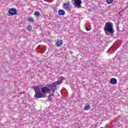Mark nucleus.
I'll list each match as a JSON object with an SVG mask.
<instances>
[{"label": "nucleus", "mask_w": 128, "mask_h": 128, "mask_svg": "<svg viewBox=\"0 0 128 128\" xmlns=\"http://www.w3.org/2000/svg\"><path fill=\"white\" fill-rule=\"evenodd\" d=\"M33 90L35 92L34 98H44V94L48 93L50 94L51 92L53 93L54 92V87L51 84L48 85V86L40 88L41 91L40 89V86H34Z\"/></svg>", "instance_id": "nucleus-1"}, {"label": "nucleus", "mask_w": 128, "mask_h": 128, "mask_svg": "<svg viewBox=\"0 0 128 128\" xmlns=\"http://www.w3.org/2000/svg\"><path fill=\"white\" fill-rule=\"evenodd\" d=\"M104 32L106 36H112L114 34V24L110 22H107L104 27Z\"/></svg>", "instance_id": "nucleus-2"}, {"label": "nucleus", "mask_w": 128, "mask_h": 128, "mask_svg": "<svg viewBox=\"0 0 128 128\" xmlns=\"http://www.w3.org/2000/svg\"><path fill=\"white\" fill-rule=\"evenodd\" d=\"M64 80V78L63 76H61L58 78V80L53 82L52 84H51V86L54 87V92H56V86H58V84H62V80Z\"/></svg>", "instance_id": "nucleus-3"}, {"label": "nucleus", "mask_w": 128, "mask_h": 128, "mask_svg": "<svg viewBox=\"0 0 128 128\" xmlns=\"http://www.w3.org/2000/svg\"><path fill=\"white\" fill-rule=\"evenodd\" d=\"M63 8L65 10H66V12H70L72 10V5H70V3L68 2L63 4Z\"/></svg>", "instance_id": "nucleus-4"}, {"label": "nucleus", "mask_w": 128, "mask_h": 128, "mask_svg": "<svg viewBox=\"0 0 128 128\" xmlns=\"http://www.w3.org/2000/svg\"><path fill=\"white\" fill-rule=\"evenodd\" d=\"M74 2V6L75 8H82V1L80 0H73Z\"/></svg>", "instance_id": "nucleus-5"}, {"label": "nucleus", "mask_w": 128, "mask_h": 128, "mask_svg": "<svg viewBox=\"0 0 128 128\" xmlns=\"http://www.w3.org/2000/svg\"><path fill=\"white\" fill-rule=\"evenodd\" d=\"M8 14H10V16H14V14H16V9L14 8H10L8 10Z\"/></svg>", "instance_id": "nucleus-6"}, {"label": "nucleus", "mask_w": 128, "mask_h": 128, "mask_svg": "<svg viewBox=\"0 0 128 128\" xmlns=\"http://www.w3.org/2000/svg\"><path fill=\"white\" fill-rule=\"evenodd\" d=\"M54 92L49 93L50 94L48 96V98L46 100V102H50V100H52V96H54Z\"/></svg>", "instance_id": "nucleus-7"}, {"label": "nucleus", "mask_w": 128, "mask_h": 128, "mask_svg": "<svg viewBox=\"0 0 128 128\" xmlns=\"http://www.w3.org/2000/svg\"><path fill=\"white\" fill-rule=\"evenodd\" d=\"M110 82L112 84H116L118 82V80L116 78H112L110 80Z\"/></svg>", "instance_id": "nucleus-8"}, {"label": "nucleus", "mask_w": 128, "mask_h": 128, "mask_svg": "<svg viewBox=\"0 0 128 128\" xmlns=\"http://www.w3.org/2000/svg\"><path fill=\"white\" fill-rule=\"evenodd\" d=\"M58 14L60 16H64L66 12L64 10H58Z\"/></svg>", "instance_id": "nucleus-9"}, {"label": "nucleus", "mask_w": 128, "mask_h": 128, "mask_svg": "<svg viewBox=\"0 0 128 128\" xmlns=\"http://www.w3.org/2000/svg\"><path fill=\"white\" fill-rule=\"evenodd\" d=\"M56 46H62V40L57 41V42H56Z\"/></svg>", "instance_id": "nucleus-10"}, {"label": "nucleus", "mask_w": 128, "mask_h": 128, "mask_svg": "<svg viewBox=\"0 0 128 128\" xmlns=\"http://www.w3.org/2000/svg\"><path fill=\"white\" fill-rule=\"evenodd\" d=\"M90 110V105L88 104L86 105L84 108V110Z\"/></svg>", "instance_id": "nucleus-11"}, {"label": "nucleus", "mask_w": 128, "mask_h": 128, "mask_svg": "<svg viewBox=\"0 0 128 128\" xmlns=\"http://www.w3.org/2000/svg\"><path fill=\"white\" fill-rule=\"evenodd\" d=\"M26 30L28 32H30L32 30V26L30 25H29L26 27Z\"/></svg>", "instance_id": "nucleus-12"}, {"label": "nucleus", "mask_w": 128, "mask_h": 128, "mask_svg": "<svg viewBox=\"0 0 128 128\" xmlns=\"http://www.w3.org/2000/svg\"><path fill=\"white\" fill-rule=\"evenodd\" d=\"M28 20L30 22H34V18H32L31 16L28 18Z\"/></svg>", "instance_id": "nucleus-13"}, {"label": "nucleus", "mask_w": 128, "mask_h": 128, "mask_svg": "<svg viewBox=\"0 0 128 128\" xmlns=\"http://www.w3.org/2000/svg\"><path fill=\"white\" fill-rule=\"evenodd\" d=\"M34 16H40V12H38V11H36V12H35L34 13Z\"/></svg>", "instance_id": "nucleus-14"}, {"label": "nucleus", "mask_w": 128, "mask_h": 128, "mask_svg": "<svg viewBox=\"0 0 128 128\" xmlns=\"http://www.w3.org/2000/svg\"><path fill=\"white\" fill-rule=\"evenodd\" d=\"M114 2V0H106V2L108 4H112Z\"/></svg>", "instance_id": "nucleus-15"}, {"label": "nucleus", "mask_w": 128, "mask_h": 128, "mask_svg": "<svg viewBox=\"0 0 128 128\" xmlns=\"http://www.w3.org/2000/svg\"><path fill=\"white\" fill-rule=\"evenodd\" d=\"M86 30H88H88H90V29H89L87 27H86Z\"/></svg>", "instance_id": "nucleus-16"}, {"label": "nucleus", "mask_w": 128, "mask_h": 128, "mask_svg": "<svg viewBox=\"0 0 128 128\" xmlns=\"http://www.w3.org/2000/svg\"><path fill=\"white\" fill-rule=\"evenodd\" d=\"M108 124H106V128H108Z\"/></svg>", "instance_id": "nucleus-17"}, {"label": "nucleus", "mask_w": 128, "mask_h": 128, "mask_svg": "<svg viewBox=\"0 0 128 128\" xmlns=\"http://www.w3.org/2000/svg\"><path fill=\"white\" fill-rule=\"evenodd\" d=\"M44 2H48V0H44Z\"/></svg>", "instance_id": "nucleus-18"}, {"label": "nucleus", "mask_w": 128, "mask_h": 128, "mask_svg": "<svg viewBox=\"0 0 128 128\" xmlns=\"http://www.w3.org/2000/svg\"><path fill=\"white\" fill-rule=\"evenodd\" d=\"M109 52V51H108V50H107L106 52Z\"/></svg>", "instance_id": "nucleus-19"}]
</instances>
